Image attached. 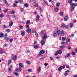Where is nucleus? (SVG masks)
Segmentation results:
<instances>
[{
    "label": "nucleus",
    "instance_id": "9d476101",
    "mask_svg": "<svg viewBox=\"0 0 77 77\" xmlns=\"http://www.w3.org/2000/svg\"><path fill=\"white\" fill-rule=\"evenodd\" d=\"M21 71V68H17L16 69V71H17V72H20V71Z\"/></svg>",
    "mask_w": 77,
    "mask_h": 77
},
{
    "label": "nucleus",
    "instance_id": "f03ea898",
    "mask_svg": "<svg viewBox=\"0 0 77 77\" xmlns=\"http://www.w3.org/2000/svg\"><path fill=\"white\" fill-rule=\"evenodd\" d=\"M61 27H65L66 29H68V26L65 25L64 24H61Z\"/></svg>",
    "mask_w": 77,
    "mask_h": 77
},
{
    "label": "nucleus",
    "instance_id": "c03bdc74",
    "mask_svg": "<svg viewBox=\"0 0 77 77\" xmlns=\"http://www.w3.org/2000/svg\"><path fill=\"white\" fill-rule=\"evenodd\" d=\"M13 6L14 7H16L17 6V4L14 3L13 4Z\"/></svg>",
    "mask_w": 77,
    "mask_h": 77
},
{
    "label": "nucleus",
    "instance_id": "cd10ccee",
    "mask_svg": "<svg viewBox=\"0 0 77 77\" xmlns=\"http://www.w3.org/2000/svg\"><path fill=\"white\" fill-rule=\"evenodd\" d=\"M12 25H13V23H12V22H11L10 23H9V26L10 27H11V26H12Z\"/></svg>",
    "mask_w": 77,
    "mask_h": 77
},
{
    "label": "nucleus",
    "instance_id": "7ed1b4c3",
    "mask_svg": "<svg viewBox=\"0 0 77 77\" xmlns=\"http://www.w3.org/2000/svg\"><path fill=\"white\" fill-rule=\"evenodd\" d=\"M65 68V66L64 65L63 66H60L59 69H58V71H60L62 70V68L63 69H64V68Z\"/></svg>",
    "mask_w": 77,
    "mask_h": 77
},
{
    "label": "nucleus",
    "instance_id": "473e14b6",
    "mask_svg": "<svg viewBox=\"0 0 77 77\" xmlns=\"http://www.w3.org/2000/svg\"><path fill=\"white\" fill-rule=\"evenodd\" d=\"M38 6L39 5H38V4L37 3L35 4L34 5V6L36 8H38Z\"/></svg>",
    "mask_w": 77,
    "mask_h": 77
},
{
    "label": "nucleus",
    "instance_id": "c756f323",
    "mask_svg": "<svg viewBox=\"0 0 77 77\" xmlns=\"http://www.w3.org/2000/svg\"><path fill=\"white\" fill-rule=\"evenodd\" d=\"M5 31L7 32H11V30L9 29H8L5 30Z\"/></svg>",
    "mask_w": 77,
    "mask_h": 77
},
{
    "label": "nucleus",
    "instance_id": "bb28decb",
    "mask_svg": "<svg viewBox=\"0 0 77 77\" xmlns=\"http://www.w3.org/2000/svg\"><path fill=\"white\" fill-rule=\"evenodd\" d=\"M12 62V60H9L8 61V65H9Z\"/></svg>",
    "mask_w": 77,
    "mask_h": 77
},
{
    "label": "nucleus",
    "instance_id": "f257e3e1",
    "mask_svg": "<svg viewBox=\"0 0 77 77\" xmlns=\"http://www.w3.org/2000/svg\"><path fill=\"white\" fill-rule=\"evenodd\" d=\"M45 52V51H44V50H41L39 52V53L38 54V56L40 57L42 56V54H44Z\"/></svg>",
    "mask_w": 77,
    "mask_h": 77
},
{
    "label": "nucleus",
    "instance_id": "338daca9",
    "mask_svg": "<svg viewBox=\"0 0 77 77\" xmlns=\"http://www.w3.org/2000/svg\"><path fill=\"white\" fill-rule=\"evenodd\" d=\"M69 70H67V71H66V72H69Z\"/></svg>",
    "mask_w": 77,
    "mask_h": 77
},
{
    "label": "nucleus",
    "instance_id": "393cba45",
    "mask_svg": "<svg viewBox=\"0 0 77 77\" xmlns=\"http://www.w3.org/2000/svg\"><path fill=\"white\" fill-rule=\"evenodd\" d=\"M24 6L25 8H28V6H29V5L28 4H24Z\"/></svg>",
    "mask_w": 77,
    "mask_h": 77
},
{
    "label": "nucleus",
    "instance_id": "b1692460",
    "mask_svg": "<svg viewBox=\"0 0 77 77\" xmlns=\"http://www.w3.org/2000/svg\"><path fill=\"white\" fill-rule=\"evenodd\" d=\"M69 27H70V28H72V27H73V24L72 23H71L70 24Z\"/></svg>",
    "mask_w": 77,
    "mask_h": 77
},
{
    "label": "nucleus",
    "instance_id": "37998d69",
    "mask_svg": "<svg viewBox=\"0 0 77 77\" xmlns=\"http://www.w3.org/2000/svg\"><path fill=\"white\" fill-rule=\"evenodd\" d=\"M58 52H57H57L56 53H55V56H57V55H58Z\"/></svg>",
    "mask_w": 77,
    "mask_h": 77
},
{
    "label": "nucleus",
    "instance_id": "680f3d73",
    "mask_svg": "<svg viewBox=\"0 0 77 77\" xmlns=\"http://www.w3.org/2000/svg\"><path fill=\"white\" fill-rule=\"evenodd\" d=\"M15 11H12L11 12V14H15Z\"/></svg>",
    "mask_w": 77,
    "mask_h": 77
},
{
    "label": "nucleus",
    "instance_id": "412c9836",
    "mask_svg": "<svg viewBox=\"0 0 77 77\" xmlns=\"http://www.w3.org/2000/svg\"><path fill=\"white\" fill-rule=\"evenodd\" d=\"M53 36L54 37H56L57 36V33L56 32H55L54 33L53 35Z\"/></svg>",
    "mask_w": 77,
    "mask_h": 77
},
{
    "label": "nucleus",
    "instance_id": "de8ad7c7",
    "mask_svg": "<svg viewBox=\"0 0 77 77\" xmlns=\"http://www.w3.org/2000/svg\"><path fill=\"white\" fill-rule=\"evenodd\" d=\"M25 26L26 27V28H27V29H29L30 28H29V26L28 25H26Z\"/></svg>",
    "mask_w": 77,
    "mask_h": 77
},
{
    "label": "nucleus",
    "instance_id": "c85d7f7f",
    "mask_svg": "<svg viewBox=\"0 0 77 77\" xmlns=\"http://www.w3.org/2000/svg\"><path fill=\"white\" fill-rule=\"evenodd\" d=\"M41 66H39V67L38 68V72H41Z\"/></svg>",
    "mask_w": 77,
    "mask_h": 77
},
{
    "label": "nucleus",
    "instance_id": "423d86ee",
    "mask_svg": "<svg viewBox=\"0 0 77 77\" xmlns=\"http://www.w3.org/2000/svg\"><path fill=\"white\" fill-rule=\"evenodd\" d=\"M36 21H39V15H37L36 17Z\"/></svg>",
    "mask_w": 77,
    "mask_h": 77
},
{
    "label": "nucleus",
    "instance_id": "0e129e2a",
    "mask_svg": "<svg viewBox=\"0 0 77 77\" xmlns=\"http://www.w3.org/2000/svg\"><path fill=\"white\" fill-rule=\"evenodd\" d=\"M74 36V35L73 34H71V37H73Z\"/></svg>",
    "mask_w": 77,
    "mask_h": 77
},
{
    "label": "nucleus",
    "instance_id": "4be33fe9",
    "mask_svg": "<svg viewBox=\"0 0 77 77\" xmlns=\"http://www.w3.org/2000/svg\"><path fill=\"white\" fill-rule=\"evenodd\" d=\"M44 2L45 3V4H46V5L48 6V2H47V1H44Z\"/></svg>",
    "mask_w": 77,
    "mask_h": 77
},
{
    "label": "nucleus",
    "instance_id": "09e8293b",
    "mask_svg": "<svg viewBox=\"0 0 77 77\" xmlns=\"http://www.w3.org/2000/svg\"><path fill=\"white\" fill-rule=\"evenodd\" d=\"M12 41H13V39H12V38H11L9 40L10 42H12Z\"/></svg>",
    "mask_w": 77,
    "mask_h": 77
},
{
    "label": "nucleus",
    "instance_id": "13d9d810",
    "mask_svg": "<svg viewBox=\"0 0 77 77\" xmlns=\"http://www.w3.org/2000/svg\"><path fill=\"white\" fill-rule=\"evenodd\" d=\"M71 8V11H74V8H73V7H72Z\"/></svg>",
    "mask_w": 77,
    "mask_h": 77
},
{
    "label": "nucleus",
    "instance_id": "79ce46f5",
    "mask_svg": "<svg viewBox=\"0 0 77 77\" xmlns=\"http://www.w3.org/2000/svg\"><path fill=\"white\" fill-rule=\"evenodd\" d=\"M72 55L74 56L75 55V52H73L72 53Z\"/></svg>",
    "mask_w": 77,
    "mask_h": 77
},
{
    "label": "nucleus",
    "instance_id": "774afa93",
    "mask_svg": "<svg viewBox=\"0 0 77 77\" xmlns=\"http://www.w3.org/2000/svg\"><path fill=\"white\" fill-rule=\"evenodd\" d=\"M34 14H37V12H36V11H35L34 12Z\"/></svg>",
    "mask_w": 77,
    "mask_h": 77
},
{
    "label": "nucleus",
    "instance_id": "bf43d9fd",
    "mask_svg": "<svg viewBox=\"0 0 77 77\" xmlns=\"http://www.w3.org/2000/svg\"><path fill=\"white\" fill-rule=\"evenodd\" d=\"M44 65H45V66H47L48 65V63H45L44 64Z\"/></svg>",
    "mask_w": 77,
    "mask_h": 77
},
{
    "label": "nucleus",
    "instance_id": "9b49d317",
    "mask_svg": "<svg viewBox=\"0 0 77 77\" xmlns=\"http://www.w3.org/2000/svg\"><path fill=\"white\" fill-rule=\"evenodd\" d=\"M70 6H77V3L75 4L74 3H72L70 4Z\"/></svg>",
    "mask_w": 77,
    "mask_h": 77
},
{
    "label": "nucleus",
    "instance_id": "7c9ffc66",
    "mask_svg": "<svg viewBox=\"0 0 77 77\" xmlns=\"http://www.w3.org/2000/svg\"><path fill=\"white\" fill-rule=\"evenodd\" d=\"M66 42H70V39L69 38H67L66 39Z\"/></svg>",
    "mask_w": 77,
    "mask_h": 77
},
{
    "label": "nucleus",
    "instance_id": "49530a36",
    "mask_svg": "<svg viewBox=\"0 0 77 77\" xmlns=\"http://www.w3.org/2000/svg\"><path fill=\"white\" fill-rule=\"evenodd\" d=\"M20 10L21 12H23V11H24L23 8H20Z\"/></svg>",
    "mask_w": 77,
    "mask_h": 77
},
{
    "label": "nucleus",
    "instance_id": "2eb2a0df",
    "mask_svg": "<svg viewBox=\"0 0 77 77\" xmlns=\"http://www.w3.org/2000/svg\"><path fill=\"white\" fill-rule=\"evenodd\" d=\"M57 33V35H60V30L58 29L56 31Z\"/></svg>",
    "mask_w": 77,
    "mask_h": 77
},
{
    "label": "nucleus",
    "instance_id": "864d4df0",
    "mask_svg": "<svg viewBox=\"0 0 77 77\" xmlns=\"http://www.w3.org/2000/svg\"><path fill=\"white\" fill-rule=\"evenodd\" d=\"M61 44H63V45L65 44H66V42H62L61 43Z\"/></svg>",
    "mask_w": 77,
    "mask_h": 77
},
{
    "label": "nucleus",
    "instance_id": "e433bc0d",
    "mask_svg": "<svg viewBox=\"0 0 77 77\" xmlns=\"http://www.w3.org/2000/svg\"><path fill=\"white\" fill-rule=\"evenodd\" d=\"M3 34L2 33L0 34V38H3Z\"/></svg>",
    "mask_w": 77,
    "mask_h": 77
},
{
    "label": "nucleus",
    "instance_id": "5fc2aeb1",
    "mask_svg": "<svg viewBox=\"0 0 77 77\" xmlns=\"http://www.w3.org/2000/svg\"><path fill=\"white\" fill-rule=\"evenodd\" d=\"M2 52H3L2 50V49H0V53L1 54L2 53Z\"/></svg>",
    "mask_w": 77,
    "mask_h": 77
},
{
    "label": "nucleus",
    "instance_id": "aec40b11",
    "mask_svg": "<svg viewBox=\"0 0 77 77\" xmlns=\"http://www.w3.org/2000/svg\"><path fill=\"white\" fill-rule=\"evenodd\" d=\"M60 6V3H57L56 5V6L57 8V7H59Z\"/></svg>",
    "mask_w": 77,
    "mask_h": 77
},
{
    "label": "nucleus",
    "instance_id": "f704fd0d",
    "mask_svg": "<svg viewBox=\"0 0 77 77\" xmlns=\"http://www.w3.org/2000/svg\"><path fill=\"white\" fill-rule=\"evenodd\" d=\"M19 27H20V29L21 30H23V26L21 25H20L19 26Z\"/></svg>",
    "mask_w": 77,
    "mask_h": 77
},
{
    "label": "nucleus",
    "instance_id": "c9c22d12",
    "mask_svg": "<svg viewBox=\"0 0 77 77\" xmlns=\"http://www.w3.org/2000/svg\"><path fill=\"white\" fill-rule=\"evenodd\" d=\"M13 74L15 75H16V76H18V74L17 72H14Z\"/></svg>",
    "mask_w": 77,
    "mask_h": 77
},
{
    "label": "nucleus",
    "instance_id": "58836bf2",
    "mask_svg": "<svg viewBox=\"0 0 77 77\" xmlns=\"http://www.w3.org/2000/svg\"><path fill=\"white\" fill-rule=\"evenodd\" d=\"M61 32V35H64V31H62Z\"/></svg>",
    "mask_w": 77,
    "mask_h": 77
},
{
    "label": "nucleus",
    "instance_id": "20e7f679",
    "mask_svg": "<svg viewBox=\"0 0 77 77\" xmlns=\"http://www.w3.org/2000/svg\"><path fill=\"white\" fill-rule=\"evenodd\" d=\"M47 35L46 33H45L43 37L42 38V39L43 40H45L47 39Z\"/></svg>",
    "mask_w": 77,
    "mask_h": 77
},
{
    "label": "nucleus",
    "instance_id": "a18cd8bd",
    "mask_svg": "<svg viewBox=\"0 0 77 77\" xmlns=\"http://www.w3.org/2000/svg\"><path fill=\"white\" fill-rule=\"evenodd\" d=\"M60 16H62V15H63V13L62 12L60 13Z\"/></svg>",
    "mask_w": 77,
    "mask_h": 77
},
{
    "label": "nucleus",
    "instance_id": "4468645a",
    "mask_svg": "<svg viewBox=\"0 0 77 77\" xmlns=\"http://www.w3.org/2000/svg\"><path fill=\"white\" fill-rule=\"evenodd\" d=\"M11 59L13 60H16V59H17V56H14L13 57L11 58Z\"/></svg>",
    "mask_w": 77,
    "mask_h": 77
},
{
    "label": "nucleus",
    "instance_id": "a19ab883",
    "mask_svg": "<svg viewBox=\"0 0 77 77\" xmlns=\"http://www.w3.org/2000/svg\"><path fill=\"white\" fill-rule=\"evenodd\" d=\"M35 35L36 37H38V34L37 32H35Z\"/></svg>",
    "mask_w": 77,
    "mask_h": 77
},
{
    "label": "nucleus",
    "instance_id": "a878e982",
    "mask_svg": "<svg viewBox=\"0 0 77 77\" xmlns=\"http://www.w3.org/2000/svg\"><path fill=\"white\" fill-rule=\"evenodd\" d=\"M26 62L27 64H28V65H30V63H31L30 62V61H26Z\"/></svg>",
    "mask_w": 77,
    "mask_h": 77
},
{
    "label": "nucleus",
    "instance_id": "8fccbe9b",
    "mask_svg": "<svg viewBox=\"0 0 77 77\" xmlns=\"http://www.w3.org/2000/svg\"><path fill=\"white\" fill-rule=\"evenodd\" d=\"M0 18H3V15L2 14H1L0 15Z\"/></svg>",
    "mask_w": 77,
    "mask_h": 77
},
{
    "label": "nucleus",
    "instance_id": "dca6fc26",
    "mask_svg": "<svg viewBox=\"0 0 77 77\" xmlns=\"http://www.w3.org/2000/svg\"><path fill=\"white\" fill-rule=\"evenodd\" d=\"M23 65V63H20L19 64V66L20 67V68H21V67H22Z\"/></svg>",
    "mask_w": 77,
    "mask_h": 77
},
{
    "label": "nucleus",
    "instance_id": "4c0bfd02",
    "mask_svg": "<svg viewBox=\"0 0 77 77\" xmlns=\"http://www.w3.org/2000/svg\"><path fill=\"white\" fill-rule=\"evenodd\" d=\"M72 0H69L68 1V3H69L70 4H71V3H72Z\"/></svg>",
    "mask_w": 77,
    "mask_h": 77
},
{
    "label": "nucleus",
    "instance_id": "5701e85b",
    "mask_svg": "<svg viewBox=\"0 0 77 77\" xmlns=\"http://www.w3.org/2000/svg\"><path fill=\"white\" fill-rule=\"evenodd\" d=\"M66 57H70V54L68 53L65 56Z\"/></svg>",
    "mask_w": 77,
    "mask_h": 77
},
{
    "label": "nucleus",
    "instance_id": "39448f33",
    "mask_svg": "<svg viewBox=\"0 0 77 77\" xmlns=\"http://www.w3.org/2000/svg\"><path fill=\"white\" fill-rule=\"evenodd\" d=\"M64 20L65 21H66L68 20V16H66L64 18Z\"/></svg>",
    "mask_w": 77,
    "mask_h": 77
},
{
    "label": "nucleus",
    "instance_id": "1a4fd4ad",
    "mask_svg": "<svg viewBox=\"0 0 77 77\" xmlns=\"http://www.w3.org/2000/svg\"><path fill=\"white\" fill-rule=\"evenodd\" d=\"M26 31L27 33H30V32H31V29L30 28H27Z\"/></svg>",
    "mask_w": 77,
    "mask_h": 77
},
{
    "label": "nucleus",
    "instance_id": "a211bd4d",
    "mask_svg": "<svg viewBox=\"0 0 77 77\" xmlns=\"http://www.w3.org/2000/svg\"><path fill=\"white\" fill-rule=\"evenodd\" d=\"M57 51L59 54H62V51L61 50H59Z\"/></svg>",
    "mask_w": 77,
    "mask_h": 77
},
{
    "label": "nucleus",
    "instance_id": "4d7b16f0",
    "mask_svg": "<svg viewBox=\"0 0 77 77\" xmlns=\"http://www.w3.org/2000/svg\"><path fill=\"white\" fill-rule=\"evenodd\" d=\"M8 71H12V70L11 69V68H8Z\"/></svg>",
    "mask_w": 77,
    "mask_h": 77
},
{
    "label": "nucleus",
    "instance_id": "603ef678",
    "mask_svg": "<svg viewBox=\"0 0 77 77\" xmlns=\"http://www.w3.org/2000/svg\"><path fill=\"white\" fill-rule=\"evenodd\" d=\"M28 71H29V72H32V69H28Z\"/></svg>",
    "mask_w": 77,
    "mask_h": 77
},
{
    "label": "nucleus",
    "instance_id": "3c124183",
    "mask_svg": "<svg viewBox=\"0 0 77 77\" xmlns=\"http://www.w3.org/2000/svg\"><path fill=\"white\" fill-rule=\"evenodd\" d=\"M8 9H6L5 10H4V12H8Z\"/></svg>",
    "mask_w": 77,
    "mask_h": 77
},
{
    "label": "nucleus",
    "instance_id": "ddd939ff",
    "mask_svg": "<svg viewBox=\"0 0 77 77\" xmlns=\"http://www.w3.org/2000/svg\"><path fill=\"white\" fill-rule=\"evenodd\" d=\"M54 10L56 12H57L59 11V8L57 7H55L54 8Z\"/></svg>",
    "mask_w": 77,
    "mask_h": 77
},
{
    "label": "nucleus",
    "instance_id": "ea45409f",
    "mask_svg": "<svg viewBox=\"0 0 77 77\" xmlns=\"http://www.w3.org/2000/svg\"><path fill=\"white\" fill-rule=\"evenodd\" d=\"M5 41H8V40H9V38H5Z\"/></svg>",
    "mask_w": 77,
    "mask_h": 77
},
{
    "label": "nucleus",
    "instance_id": "f3484780",
    "mask_svg": "<svg viewBox=\"0 0 77 77\" xmlns=\"http://www.w3.org/2000/svg\"><path fill=\"white\" fill-rule=\"evenodd\" d=\"M65 47V46L64 45H62L60 46V48L62 49V48H64Z\"/></svg>",
    "mask_w": 77,
    "mask_h": 77
},
{
    "label": "nucleus",
    "instance_id": "69168bd1",
    "mask_svg": "<svg viewBox=\"0 0 77 77\" xmlns=\"http://www.w3.org/2000/svg\"><path fill=\"white\" fill-rule=\"evenodd\" d=\"M68 49H69V50H71V47L69 46L68 48Z\"/></svg>",
    "mask_w": 77,
    "mask_h": 77
},
{
    "label": "nucleus",
    "instance_id": "2f4dec72",
    "mask_svg": "<svg viewBox=\"0 0 77 77\" xmlns=\"http://www.w3.org/2000/svg\"><path fill=\"white\" fill-rule=\"evenodd\" d=\"M29 23H30V20H27L26 21V24H27V25H28V24H29Z\"/></svg>",
    "mask_w": 77,
    "mask_h": 77
},
{
    "label": "nucleus",
    "instance_id": "e2e57ef3",
    "mask_svg": "<svg viewBox=\"0 0 77 77\" xmlns=\"http://www.w3.org/2000/svg\"><path fill=\"white\" fill-rule=\"evenodd\" d=\"M68 75V73H66V72L65 73H64V75Z\"/></svg>",
    "mask_w": 77,
    "mask_h": 77
},
{
    "label": "nucleus",
    "instance_id": "72a5a7b5",
    "mask_svg": "<svg viewBox=\"0 0 77 77\" xmlns=\"http://www.w3.org/2000/svg\"><path fill=\"white\" fill-rule=\"evenodd\" d=\"M62 40L63 41H65L66 40V38L65 37H62Z\"/></svg>",
    "mask_w": 77,
    "mask_h": 77
},
{
    "label": "nucleus",
    "instance_id": "6ab92c4d",
    "mask_svg": "<svg viewBox=\"0 0 77 77\" xmlns=\"http://www.w3.org/2000/svg\"><path fill=\"white\" fill-rule=\"evenodd\" d=\"M34 48H35V49H37V48H38V45H35L34 46Z\"/></svg>",
    "mask_w": 77,
    "mask_h": 77
},
{
    "label": "nucleus",
    "instance_id": "6e6552de",
    "mask_svg": "<svg viewBox=\"0 0 77 77\" xmlns=\"http://www.w3.org/2000/svg\"><path fill=\"white\" fill-rule=\"evenodd\" d=\"M21 34L22 36H24L25 35V32L24 31H22L21 32Z\"/></svg>",
    "mask_w": 77,
    "mask_h": 77
},
{
    "label": "nucleus",
    "instance_id": "6e6d98bb",
    "mask_svg": "<svg viewBox=\"0 0 77 77\" xmlns=\"http://www.w3.org/2000/svg\"><path fill=\"white\" fill-rule=\"evenodd\" d=\"M49 58H50V60H53V57H49Z\"/></svg>",
    "mask_w": 77,
    "mask_h": 77
},
{
    "label": "nucleus",
    "instance_id": "0eeeda50",
    "mask_svg": "<svg viewBox=\"0 0 77 77\" xmlns=\"http://www.w3.org/2000/svg\"><path fill=\"white\" fill-rule=\"evenodd\" d=\"M41 44L42 45H45V42L43 39H42L41 41Z\"/></svg>",
    "mask_w": 77,
    "mask_h": 77
},
{
    "label": "nucleus",
    "instance_id": "f8f14e48",
    "mask_svg": "<svg viewBox=\"0 0 77 77\" xmlns=\"http://www.w3.org/2000/svg\"><path fill=\"white\" fill-rule=\"evenodd\" d=\"M3 2H4V3H5L6 6H9V5L8 4V3H7V0H4Z\"/></svg>",
    "mask_w": 77,
    "mask_h": 77
},
{
    "label": "nucleus",
    "instance_id": "052dcab7",
    "mask_svg": "<svg viewBox=\"0 0 77 77\" xmlns=\"http://www.w3.org/2000/svg\"><path fill=\"white\" fill-rule=\"evenodd\" d=\"M39 11H40L41 12H43V10L41 9V8L39 9Z\"/></svg>",
    "mask_w": 77,
    "mask_h": 77
}]
</instances>
